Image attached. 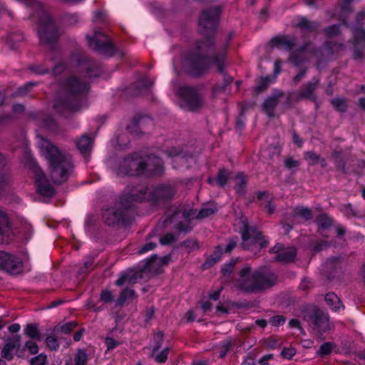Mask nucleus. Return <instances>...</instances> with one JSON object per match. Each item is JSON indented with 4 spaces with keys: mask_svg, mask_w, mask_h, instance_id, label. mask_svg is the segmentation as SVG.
<instances>
[{
    "mask_svg": "<svg viewBox=\"0 0 365 365\" xmlns=\"http://www.w3.org/2000/svg\"><path fill=\"white\" fill-rule=\"evenodd\" d=\"M240 233L242 235L241 247L244 250H260L266 247L268 245V242L264 240L262 232L256 227L249 226L247 220L242 221Z\"/></svg>",
    "mask_w": 365,
    "mask_h": 365,
    "instance_id": "obj_6",
    "label": "nucleus"
},
{
    "mask_svg": "<svg viewBox=\"0 0 365 365\" xmlns=\"http://www.w3.org/2000/svg\"><path fill=\"white\" fill-rule=\"evenodd\" d=\"M47 363V356L44 354H40L30 359V365H46Z\"/></svg>",
    "mask_w": 365,
    "mask_h": 365,
    "instance_id": "obj_50",
    "label": "nucleus"
},
{
    "mask_svg": "<svg viewBox=\"0 0 365 365\" xmlns=\"http://www.w3.org/2000/svg\"><path fill=\"white\" fill-rule=\"evenodd\" d=\"M46 343L47 346L51 350H56L58 348V344L57 339L53 336H49L46 339Z\"/></svg>",
    "mask_w": 365,
    "mask_h": 365,
    "instance_id": "obj_61",
    "label": "nucleus"
},
{
    "mask_svg": "<svg viewBox=\"0 0 365 365\" xmlns=\"http://www.w3.org/2000/svg\"><path fill=\"white\" fill-rule=\"evenodd\" d=\"M24 40L23 34L21 32H11L8 36V43L13 49L16 48L15 44Z\"/></svg>",
    "mask_w": 365,
    "mask_h": 365,
    "instance_id": "obj_45",
    "label": "nucleus"
},
{
    "mask_svg": "<svg viewBox=\"0 0 365 365\" xmlns=\"http://www.w3.org/2000/svg\"><path fill=\"white\" fill-rule=\"evenodd\" d=\"M135 292L133 289H125L120 292L118 299L116 301V304L118 306L123 305L128 299H131L135 297Z\"/></svg>",
    "mask_w": 365,
    "mask_h": 365,
    "instance_id": "obj_39",
    "label": "nucleus"
},
{
    "mask_svg": "<svg viewBox=\"0 0 365 365\" xmlns=\"http://www.w3.org/2000/svg\"><path fill=\"white\" fill-rule=\"evenodd\" d=\"M139 175L143 174L145 170L156 171L161 167V160L156 155H147L139 152Z\"/></svg>",
    "mask_w": 365,
    "mask_h": 365,
    "instance_id": "obj_17",
    "label": "nucleus"
},
{
    "mask_svg": "<svg viewBox=\"0 0 365 365\" xmlns=\"http://www.w3.org/2000/svg\"><path fill=\"white\" fill-rule=\"evenodd\" d=\"M217 211V207L215 206H205L202 207L197 215V219L201 220L205 217H207Z\"/></svg>",
    "mask_w": 365,
    "mask_h": 365,
    "instance_id": "obj_44",
    "label": "nucleus"
},
{
    "mask_svg": "<svg viewBox=\"0 0 365 365\" xmlns=\"http://www.w3.org/2000/svg\"><path fill=\"white\" fill-rule=\"evenodd\" d=\"M166 153L169 156L176 157V156H182V158L192 157V154H189L188 155L183 153L182 150L176 148H170L166 150Z\"/></svg>",
    "mask_w": 365,
    "mask_h": 365,
    "instance_id": "obj_54",
    "label": "nucleus"
},
{
    "mask_svg": "<svg viewBox=\"0 0 365 365\" xmlns=\"http://www.w3.org/2000/svg\"><path fill=\"white\" fill-rule=\"evenodd\" d=\"M284 96L282 91H277L268 96L262 104L263 111L269 117H275L274 109L279 102V99Z\"/></svg>",
    "mask_w": 365,
    "mask_h": 365,
    "instance_id": "obj_21",
    "label": "nucleus"
},
{
    "mask_svg": "<svg viewBox=\"0 0 365 365\" xmlns=\"http://www.w3.org/2000/svg\"><path fill=\"white\" fill-rule=\"evenodd\" d=\"M233 36L230 32L226 39L225 43L218 50H215V41L207 38L205 42L197 41L195 51L190 53L183 62V66L188 73L199 76L207 72L211 65H217L218 71L223 72L224 61L228 44Z\"/></svg>",
    "mask_w": 365,
    "mask_h": 365,
    "instance_id": "obj_1",
    "label": "nucleus"
},
{
    "mask_svg": "<svg viewBox=\"0 0 365 365\" xmlns=\"http://www.w3.org/2000/svg\"><path fill=\"white\" fill-rule=\"evenodd\" d=\"M237 343L235 339L229 338L223 342L220 347V357L224 358L230 349L233 347Z\"/></svg>",
    "mask_w": 365,
    "mask_h": 365,
    "instance_id": "obj_41",
    "label": "nucleus"
},
{
    "mask_svg": "<svg viewBox=\"0 0 365 365\" xmlns=\"http://www.w3.org/2000/svg\"><path fill=\"white\" fill-rule=\"evenodd\" d=\"M224 74L223 82L221 85H216L213 88V96L215 97L217 93L223 92L226 90L227 87L232 82V78L228 76L224 71L222 73Z\"/></svg>",
    "mask_w": 365,
    "mask_h": 365,
    "instance_id": "obj_40",
    "label": "nucleus"
},
{
    "mask_svg": "<svg viewBox=\"0 0 365 365\" xmlns=\"http://www.w3.org/2000/svg\"><path fill=\"white\" fill-rule=\"evenodd\" d=\"M298 52L309 51L316 56H318L319 51L317 49L313 43L310 41L307 42L304 46L299 47L297 51Z\"/></svg>",
    "mask_w": 365,
    "mask_h": 365,
    "instance_id": "obj_53",
    "label": "nucleus"
},
{
    "mask_svg": "<svg viewBox=\"0 0 365 365\" xmlns=\"http://www.w3.org/2000/svg\"><path fill=\"white\" fill-rule=\"evenodd\" d=\"M272 82L270 76L262 77L259 80V84L254 88V93L258 95L264 91Z\"/></svg>",
    "mask_w": 365,
    "mask_h": 365,
    "instance_id": "obj_37",
    "label": "nucleus"
},
{
    "mask_svg": "<svg viewBox=\"0 0 365 365\" xmlns=\"http://www.w3.org/2000/svg\"><path fill=\"white\" fill-rule=\"evenodd\" d=\"M88 90V86L77 77H68L60 84L53 103L54 109L61 115L68 117L81 109V95Z\"/></svg>",
    "mask_w": 365,
    "mask_h": 365,
    "instance_id": "obj_2",
    "label": "nucleus"
},
{
    "mask_svg": "<svg viewBox=\"0 0 365 365\" xmlns=\"http://www.w3.org/2000/svg\"><path fill=\"white\" fill-rule=\"evenodd\" d=\"M77 326V323L76 322H70L63 325H58L54 328V332H59L64 334H69Z\"/></svg>",
    "mask_w": 365,
    "mask_h": 365,
    "instance_id": "obj_43",
    "label": "nucleus"
},
{
    "mask_svg": "<svg viewBox=\"0 0 365 365\" xmlns=\"http://www.w3.org/2000/svg\"><path fill=\"white\" fill-rule=\"evenodd\" d=\"M21 337L19 334L13 335L8 338L2 349L1 356L7 360L13 359L11 351L13 349H19L21 346Z\"/></svg>",
    "mask_w": 365,
    "mask_h": 365,
    "instance_id": "obj_22",
    "label": "nucleus"
},
{
    "mask_svg": "<svg viewBox=\"0 0 365 365\" xmlns=\"http://www.w3.org/2000/svg\"><path fill=\"white\" fill-rule=\"evenodd\" d=\"M333 349V345L331 343L327 342L321 345L317 354L320 356H325L329 354Z\"/></svg>",
    "mask_w": 365,
    "mask_h": 365,
    "instance_id": "obj_58",
    "label": "nucleus"
},
{
    "mask_svg": "<svg viewBox=\"0 0 365 365\" xmlns=\"http://www.w3.org/2000/svg\"><path fill=\"white\" fill-rule=\"evenodd\" d=\"M319 79L314 78L313 81L304 84L297 94L288 93L286 96V103L290 106L293 101H299L304 99L316 100L314 91L319 86Z\"/></svg>",
    "mask_w": 365,
    "mask_h": 365,
    "instance_id": "obj_13",
    "label": "nucleus"
},
{
    "mask_svg": "<svg viewBox=\"0 0 365 365\" xmlns=\"http://www.w3.org/2000/svg\"><path fill=\"white\" fill-rule=\"evenodd\" d=\"M229 173L226 170H220L217 174V182L220 187H223L228 180Z\"/></svg>",
    "mask_w": 365,
    "mask_h": 365,
    "instance_id": "obj_49",
    "label": "nucleus"
},
{
    "mask_svg": "<svg viewBox=\"0 0 365 365\" xmlns=\"http://www.w3.org/2000/svg\"><path fill=\"white\" fill-rule=\"evenodd\" d=\"M221 14L218 6L204 9L199 17V32L207 36L216 29Z\"/></svg>",
    "mask_w": 365,
    "mask_h": 365,
    "instance_id": "obj_10",
    "label": "nucleus"
},
{
    "mask_svg": "<svg viewBox=\"0 0 365 365\" xmlns=\"http://www.w3.org/2000/svg\"><path fill=\"white\" fill-rule=\"evenodd\" d=\"M289 61L294 66H299L301 64H302L305 59L299 56V54L295 51L292 52L289 57Z\"/></svg>",
    "mask_w": 365,
    "mask_h": 365,
    "instance_id": "obj_52",
    "label": "nucleus"
},
{
    "mask_svg": "<svg viewBox=\"0 0 365 365\" xmlns=\"http://www.w3.org/2000/svg\"><path fill=\"white\" fill-rule=\"evenodd\" d=\"M296 253L297 251L294 247H289L274 257V260L282 262H289L294 259Z\"/></svg>",
    "mask_w": 365,
    "mask_h": 365,
    "instance_id": "obj_31",
    "label": "nucleus"
},
{
    "mask_svg": "<svg viewBox=\"0 0 365 365\" xmlns=\"http://www.w3.org/2000/svg\"><path fill=\"white\" fill-rule=\"evenodd\" d=\"M143 269L147 274H150V275L158 274L163 272L160 261L158 260L156 255H153L150 259H147Z\"/></svg>",
    "mask_w": 365,
    "mask_h": 365,
    "instance_id": "obj_26",
    "label": "nucleus"
},
{
    "mask_svg": "<svg viewBox=\"0 0 365 365\" xmlns=\"http://www.w3.org/2000/svg\"><path fill=\"white\" fill-rule=\"evenodd\" d=\"M34 174L38 192L43 196L52 197L54 195V190L47 182L42 170L38 168H34Z\"/></svg>",
    "mask_w": 365,
    "mask_h": 365,
    "instance_id": "obj_18",
    "label": "nucleus"
},
{
    "mask_svg": "<svg viewBox=\"0 0 365 365\" xmlns=\"http://www.w3.org/2000/svg\"><path fill=\"white\" fill-rule=\"evenodd\" d=\"M329 246V242L325 240L315 242L312 245V250L314 252H320L321 250L327 248Z\"/></svg>",
    "mask_w": 365,
    "mask_h": 365,
    "instance_id": "obj_59",
    "label": "nucleus"
},
{
    "mask_svg": "<svg viewBox=\"0 0 365 365\" xmlns=\"http://www.w3.org/2000/svg\"><path fill=\"white\" fill-rule=\"evenodd\" d=\"M117 142L120 147L126 146L129 143V138L125 133H122L117 136Z\"/></svg>",
    "mask_w": 365,
    "mask_h": 365,
    "instance_id": "obj_64",
    "label": "nucleus"
},
{
    "mask_svg": "<svg viewBox=\"0 0 365 365\" xmlns=\"http://www.w3.org/2000/svg\"><path fill=\"white\" fill-rule=\"evenodd\" d=\"M40 147L48 161L51 180L54 183L66 182L73 168L70 155L44 139Z\"/></svg>",
    "mask_w": 365,
    "mask_h": 365,
    "instance_id": "obj_4",
    "label": "nucleus"
},
{
    "mask_svg": "<svg viewBox=\"0 0 365 365\" xmlns=\"http://www.w3.org/2000/svg\"><path fill=\"white\" fill-rule=\"evenodd\" d=\"M145 271H144L143 267L134 272L130 270L123 274L115 282L118 286H122L125 282H128L130 284H135L138 279H142L143 277V274H145Z\"/></svg>",
    "mask_w": 365,
    "mask_h": 365,
    "instance_id": "obj_25",
    "label": "nucleus"
},
{
    "mask_svg": "<svg viewBox=\"0 0 365 365\" xmlns=\"http://www.w3.org/2000/svg\"><path fill=\"white\" fill-rule=\"evenodd\" d=\"M304 319L311 322L314 329L319 331L329 329V318L322 309L315 306L308 307L304 312Z\"/></svg>",
    "mask_w": 365,
    "mask_h": 365,
    "instance_id": "obj_11",
    "label": "nucleus"
},
{
    "mask_svg": "<svg viewBox=\"0 0 365 365\" xmlns=\"http://www.w3.org/2000/svg\"><path fill=\"white\" fill-rule=\"evenodd\" d=\"M324 49L327 56H339L343 53L346 47L343 43L331 41L324 45Z\"/></svg>",
    "mask_w": 365,
    "mask_h": 365,
    "instance_id": "obj_29",
    "label": "nucleus"
},
{
    "mask_svg": "<svg viewBox=\"0 0 365 365\" xmlns=\"http://www.w3.org/2000/svg\"><path fill=\"white\" fill-rule=\"evenodd\" d=\"M323 32L329 38L338 36L340 34L339 26L336 24L331 25L330 26L325 28L323 30Z\"/></svg>",
    "mask_w": 365,
    "mask_h": 365,
    "instance_id": "obj_48",
    "label": "nucleus"
},
{
    "mask_svg": "<svg viewBox=\"0 0 365 365\" xmlns=\"http://www.w3.org/2000/svg\"><path fill=\"white\" fill-rule=\"evenodd\" d=\"M236 179L237 180V183L236 185V190L238 192L242 191L244 190L245 185V180L242 173H240L237 175Z\"/></svg>",
    "mask_w": 365,
    "mask_h": 365,
    "instance_id": "obj_63",
    "label": "nucleus"
},
{
    "mask_svg": "<svg viewBox=\"0 0 365 365\" xmlns=\"http://www.w3.org/2000/svg\"><path fill=\"white\" fill-rule=\"evenodd\" d=\"M79 68L81 71H85L90 77L98 76L100 73L98 66L89 59L79 61Z\"/></svg>",
    "mask_w": 365,
    "mask_h": 365,
    "instance_id": "obj_27",
    "label": "nucleus"
},
{
    "mask_svg": "<svg viewBox=\"0 0 365 365\" xmlns=\"http://www.w3.org/2000/svg\"><path fill=\"white\" fill-rule=\"evenodd\" d=\"M0 269L11 274H18L22 272L23 264L16 256L0 251Z\"/></svg>",
    "mask_w": 365,
    "mask_h": 365,
    "instance_id": "obj_14",
    "label": "nucleus"
},
{
    "mask_svg": "<svg viewBox=\"0 0 365 365\" xmlns=\"http://www.w3.org/2000/svg\"><path fill=\"white\" fill-rule=\"evenodd\" d=\"M147 188L143 186L132 190L130 193L122 195L113 207L107 209L103 215L105 223L109 226L120 225L125 221L126 213L137 202L146 198Z\"/></svg>",
    "mask_w": 365,
    "mask_h": 365,
    "instance_id": "obj_5",
    "label": "nucleus"
},
{
    "mask_svg": "<svg viewBox=\"0 0 365 365\" xmlns=\"http://www.w3.org/2000/svg\"><path fill=\"white\" fill-rule=\"evenodd\" d=\"M165 222L167 223L175 222V224L174 227L179 232L187 233L192 230V227L190 225V221H187V220H184V221L180 220H173L172 219V215L170 214V212L167 214V219Z\"/></svg>",
    "mask_w": 365,
    "mask_h": 365,
    "instance_id": "obj_30",
    "label": "nucleus"
},
{
    "mask_svg": "<svg viewBox=\"0 0 365 365\" xmlns=\"http://www.w3.org/2000/svg\"><path fill=\"white\" fill-rule=\"evenodd\" d=\"M169 212H171L172 210ZM173 212L172 219L173 220H181L183 218L184 220L190 221L192 219H197V210L190 207L189 205L176 208Z\"/></svg>",
    "mask_w": 365,
    "mask_h": 365,
    "instance_id": "obj_24",
    "label": "nucleus"
},
{
    "mask_svg": "<svg viewBox=\"0 0 365 365\" xmlns=\"http://www.w3.org/2000/svg\"><path fill=\"white\" fill-rule=\"evenodd\" d=\"M24 333L32 340L41 341L43 339L37 325L35 324H28L24 329Z\"/></svg>",
    "mask_w": 365,
    "mask_h": 365,
    "instance_id": "obj_33",
    "label": "nucleus"
},
{
    "mask_svg": "<svg viewBox=\"0 0 365 365\" xmlns=\"http://www.w3.org/2000/svg\"><path fill=\"white\" fill-rule=\"evenodd\" d=\"M76 145L80 152L84 154L91 150L92 147V139L87 135H83L76 142Z\"/></svg>",
    "mask_w": 365,
    "mask_h": 365,
    "instance_id": "obj_32",
    "label": "nucleus"
},
{
    "mask_svg": "<svg viewBox=\"0 0 365 365\" xmlns=\"http://www.w3.org/2000/svg\"><path fill=\"white\" fill-rule=\"evenodd\" d=\"M88 46L107 56H112L118 51L112 40L104 33L96 31L93 36H87Z\"/></svg>",
    "mask_w": 365,
    "mask_h": 365,
    "instance_id": "obj_9",
    "label": "nucleus"
},
{
    "mask_svg": "<svg viewBox=\"0 0 365 365\" xmlns=\"http://www.w3.org/2000/svg\"><path fill=\"white\" fill-rule=\"evenodd\" d=\"M277 282V275L267 269H253L250 265L242 267L235 280V287L245 293H260Z\"/></svg>",
    "mask_w": 365,
    "mask_h": 365,
    "instance_id": "obj_3",
    "label": "nucleus"
},
{
    "mask_svg": "<svg viewBox=\"0 0 365 365\" xmlns=\"http://www.w3.org/2000/svg\"><path fill=\"white\" fill-rule=\"evenodd\" d=\"M294 217H299L305 220H311L313 217L312 212L310 209L304 207H298L294 210Z\"/></svg>",
    "mask_w": 365,
    "mask_h": 365,
    "instance_id": "obj_36",
    "label": "nucleus"
},
{
    "mask_svg": "<svg viewBox=\"0 0 365 365\" xmlns=\"http://www.w3.org/2000/svg\"><path fill=\"white\" fill-rule=\"evenodd\" d=\"M353 38L349 41L353 51L352 57L355 60H361L365 57V29L356 28L353 29Z\"/></svg>",
    "mask_w": 365,
    "mask_h": 365,
    "instance_id": "obj_15",
    "label": "nucleus"
},
{
    "mask_svg": "<svg viewBox=\"0 0 365 365\" xmlns=\"http://www.w3.org/2000/svg\"><path fill=\"white\" fill-rule=\"evenodd\" d=\"M320 155L317 154L314 151H308L304 153V159L309 165H315L319 163Z\"/></svg>",
    "mask_w": 365,
    "mask_h": 365,
    "instance_id": "obj_47",
    "label": "nucleus"
},
{
    "mask_svg": "<svg viewBox=\"0 0 365 365\" xmlns=\"http://www.w3.org/2000/svg\"><path fill=\"white\" fill-rule=\"evenodd\" d=\"M182 245L185 246L190 252L200 248V244L195 239H187L182 242Z\"/></svg>",
    "mask_w": 365,
    "mask_h": 365,
    "instance_id": "obj_51",
    "label": "nucleus"
},
{
    "mask_svg": "<svg viewBox=\"0 0 365 365\" xmlns=\"http://www.w3.org/2000/svg\"><path fill=\"white\" fill-rule=\"evenodd\" d=\"M149 123H150V120L148 118L136 115L134 116L130 123L128 124L126 130L133 135L143 134L146 131Z\"/></svg>",
    "mask_w": 365,
    "mask_h": 365,
    "instance_id": "obj_19",
    "label": "nucleus"
},
{
    "mask_svg": "<svg viewBox=\"0 0 365 365\" xmlns=\"http://www.w3.org/2000/svg\"><path fill=\"white\" fill-rule=\"evenodd\" d=\"M299 164V162L294 160L292 157L289 156L284 159V166L289 170L297 168Z\"/></svg>",
    "mask_w": 365,
    "mask_h": 365,
    "instance_id": "obj_60",
    "label": "nucleus"
},
{
    "mask_svg": "<svg viewBox=\"0 0 365 365\" xmlns=\"http://www.w3.org/2000/svg\"><path fill=\"white\" fill-rule=\"evenodd\" d=\"M178 95L183 98L190 110H197L204 106L203 96L197 88L182 86L179 88Z\"/></svg>",
    "mask_w": 365,
    "mask_h": 365,
    "instance_id": "obj_12",
    "label": "nucleus"
},
{
    "mask_svg": "<svg viewBox=\"0 0 365 365\" xmlns=\"http://www.w3.org/2000/svg\"><path fill=\"white\" fill-rule=\"evenodd\" d=\"M86 361L87 354L86 352L81 349H78L75 358V365H85Z\"/></svg>",
    "mask_w": 365,
    "mask_h": 365,
    "instance_id": "obj_56",
    "label": "nucleus"
},
{
    "mask_svg": "<svg viewBox=\"0 0 365 365\" xmlns=\"http://www.w3.org/2000/svg\"><path fill=\"white\" fill-rule=\"evenodd\" d=\"M153 85V80L147 77L143 78L135 83L133 88L130 90V93L132 96H138L147 94Z\"/></svg>",
    "mask_w": 365,
    "mask_h": 365,
    "instance_id": "obj_23",
    "label": "nucleus"
},
{
    "mask_svg": "<svg viewBox=\"0 0 365 365\" xmlns=\"http://www.w3.org/2000/svg\"><path fill=\"white\" fill-rule=\"evenodd\" d=\"M175 192V188L171 185L161 184L153 189L151 195L155 202L161 203L173 199Z\"/></svg>",
    "mask_w": 365,
    "mask_h": 365,
    "instance_id": "obj_16",
    "label": "nucleus"
},
{
    "mask_svg": "<svg viewBox=\"0 0 365 365\" xmlns=\"http://www.w3.org/2000/svg\"><path fill=\"white\" fill-rule=\"evenodd\" d=\"M163 333L160 331H158L155 335V345L153 347L152 355L154 356L156 351H158L161 347L162 342L163 341Z\"/></svg>",
    "mask_w": 365,
    "mask_h": 365,
    "instance_id": "obj_55",
    "label": "nucleus"
},
{
    "mask_svg": "<svg viewBox=\"0 0 365 365\" xmlns=\"http://www.w3.org/2000/svg\"><path fill=\"white\" fill-rule=\"evenodd\" d=\"M316 222L319 228L327 230L332 226V219L326 213L319 215L316 218Z\"/></svg>",
    "mask_w": 365,
    "mask_h": 365,
    "instance_id": "obj_35",
    "label": "nucleus"
},
{
    "mask_svg": "<svg viewBox=\"0 0 365 365\" xmlns=\"http://www.w3.org/2000/svg\"><path fill=\"white\" fill-rule=\"evenodd\" d=\"M169 348H165L160 353L155 356V360L159 363H163L166 361L169 353Z\"/></svg>",
    "mask_w": 365,
    "mask_h": 365,
    "instance_id": "obj_62",
    "label": "nucleus"
},
{
    "mask_svg": "<svg viewBox=\"0 0 365 365\" xmlns=\"http://www.w3.org/2000/svg\"><path fill=\"white\" fill-rule=\"evenodd\" d=\"M139 152L120 158H113L110 160V165L118 175H139Z\"/></svg>",
    "mask_w": 365,
    "mask_h": 365,
    "instance_id": "obj_7",
    "label": "nucleus"
},
{
    "mask_svg": "<svg viewBox=\"0 0 365 365\" xmlns=\"http://www.w3.org/2000/svg\"><path fill=\"white\" fill-rule=\"evenodd\" d=\"M222 255V249L219 246L217 247L214 251L213 255L209 257L202 264V269H206L214 265L220 259Z\"/></svg>",
    "mask_w": 365,
    "mask_h": 365,
    "instance_id": "obj_34",
    "label": "nucleus"
},
{
    "mask_svg": "<svg viewBox=\"0 0 365 365\" xmlns=\"http://www.w3.org/2000/svg\"><path fill=\"white\" fill-rule=\"evenodd\" d=\"M297 44V38L294 36L279 35L272 38L268 43L270 48H284L286 50L292 49Z\"/></svg>",
    "mask_w": 365,
    "mask_h": 365,
    "instance_id": "obj_20",
    "label": "nucleus"
},
{
    "mask_svg": "<svg viewBox=\"0 0 365 365\" xmlns=\"http://www.w3.org/2000/svg\"><path fill=\"white\" fill-rule=\"evenodd\" d=\"M38 36L41 44L53 49L58 41L59 33L53 19L48 16H43L41 19L38 29Z\"/></svg>",
    "mask_w": 365,
    "mask_h": 365,
    "instance_id": "obj_8",
    "label": "nucleus"
},
{
    "mask_svg": "<svg viewBox=\"0 0 365 365\" xmlns=\"http://www.w3.org/2000/svg\"><path fill=\"white\" fill-rule=\"evenodd\" d=\"M295 27L299 29L302 31L307 32H315L319 27V24L313 21H310L305 17H300L298 20Z\"/></svg>",
    "mask_w": 365,
    "mask_h": 365,
    "instance_id": "obj_28",
    "label": "nucleus"
},
{
    "mask_svg": "<svg viewBox=\"0 0 365 365\" xmlns=\"http://www.w3.org/2000/svg\"><path fill=\"white\" fill-rule=\"evenodd\" d=\"M332 106L340 112H344L347 109V103L343 98H334L331 101Z\"/></svg>",
    "mask_w": 365,
    "mask_h": 365,
    "instance_id": "obj_46",
    "label": "nucleus"
},
{
    "mask_svg": "<svg viewBox=\"0 0 365 365\" xmlns=\"http://www.w3.org/2000/svg\"><path fill=\"white\" fill-rule=\"evenodd\" d=\"M25 348L31 354H36L38 352V346L36 342L32 339H29L26 342Z\"/></svg>",
    "mask_w": 365,
    "mask_h": 365,
    "instance_id": "obj_57",
    "label": "nucleus"
},
{
    "mask_svg": "<svg viewBox=\"0 0 365 365\" xmlns=\"http://www.w3.org/2000/svg\"><path fill=\"white\" fill-rule=\"evenodd\" d=\"M327 304L333 309L337 310L340 308L341 301L334 293H328L325 296Z\"/></svg>",
    "mask_w": 365,
    "mask_h": 365,
    "instance_id": "obj_38",
    "label": "nucleus"
},
{
    "mask_svg": "<svg viewBox=\"0 0 365 365\" xmlns=\"http://www.w3.org/2000/svg\"><path fill=\"white\" fill-rule=\"evenodd\" d=\"M9 219L6 213L0 208V235H4L9 230Z\"/></svg>",
    "mask_w": 365,
    "mask_h": 365,
    "instance_id": "obj_42",
    "label": "nucleus"
}]
</instances>
